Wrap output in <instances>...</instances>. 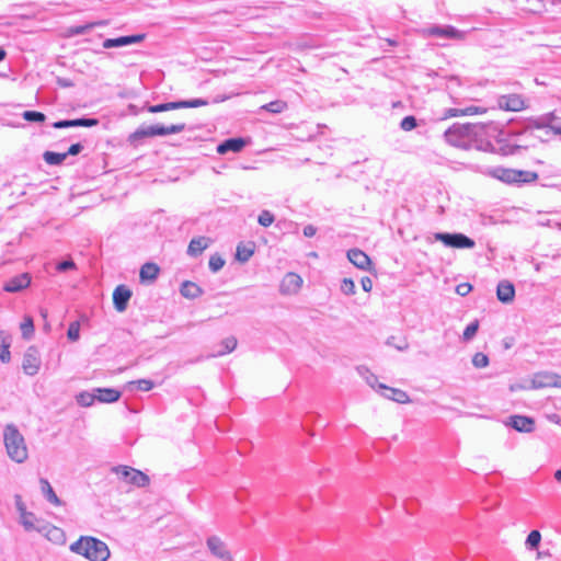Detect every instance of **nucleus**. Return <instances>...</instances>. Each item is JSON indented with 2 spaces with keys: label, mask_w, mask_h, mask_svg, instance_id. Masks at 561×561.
I'll use <instances>...</instances> for the list:
<instances>
[{
  "label": "nucleus",
  "mask_w": 561,
  "mask_h": 561,
  "mask_svg": "<svg viewBox=\"0 0 561 561\" xmlns=\"http://www.w3.org/2000/svg\"><path fill=\"white\" fill-rule=\"evenodd\" d=\"M122 392L114 388H95V398L100 403H113L119 400Z\"/></svg>",
  "instance_id": "5701e85b"
},
{
  "label": "nucleus",
  "mask_w": 561,
  "mask_h": 561,
  "mask_svg": "<svg viewBox=\"0 0 561 561\" xmlns=\"http://www.w3.org/2000/svg\"><path fill=\"white\" fill-rule=\"evenodd\" d=\"M245 140L241 137L228 138L217 146V152L219 154H226L228 152H240L245 147Z\"/></svg>",
  "instance_id": "6ab92c4d"
},
{
  "label": "nucleus",
  "mask_w": 561,
  "mask_h": 561,
  "mask_svg": "<svg viewBox=\"0 0 561 561\" xmlns=\"http://www.w3.org/2000/svg\"><path fill=\"white\" fill-rule=\"evenodd\" d=\"M133 385H136L137 389L140 391H150L154 383L150 379H139L131 382Z\"/></svg>",
  "instance_id": "6e6d98bb"
},
{
  "label": "nucleus",
  "mask_w": 561,
  "mask_h": 561,
  "mask_svg": "<svg viewBox=\"0 0 561 561\" xmlns=\"http://www.w3.org/2000/svg\"><path fill=\"white\" fill-rule=\"evenodd\" d=\"M472 290V286L469 283H461L456 286V293L465 297Z\"/></svg>",
  "instance_id": "4d7b16f0"
},
{
  "label": "nucleus",
  "mask_w": 561,
  "mask_h": 561,
  "mask_svg": "<svg viewBox=\"0 0 561 561\" xmlns=\"http://www.w3.org/2000/svg\"><path fill=\"white\" fill-rule=\"evenodd\" d=\"M554 119L553 113L543 114L541 116L530 118L527 123V129H545L546 135L553 134V126H551Z\"/></svg>",
  "instance_id": "dca6fc26"
},
{
  "label": "nucleus",
  "mask_w": 561,
  "mask_h": 561,
  "mask_svg": "<svg viewBox=\"0 0 561 561\" xmlns=\"http://www.w3.org/2000/svg\"><path fill=\"white\" fill-rule=\"evenodd\" d=\"M493 176L503 183L515 185V169L496 168L493 171Z\"/></svg>",
  "instance_id": "c756f323"
},
{
  "label": "nucleus",
  "mask_w": 561,
  "mask_h": 561,
  "mask_svg": "<svg viewBox=\"0 0 561 561\" xmlns=\"http://www.w3.org/2000/svg\"><path fill=\"white\" fill-rule=\"evenodd\" d=\"M76 401L80 407L89 408L96 402L95 388L91 391H81L76 396Z\"/></svg>",
  "instance_id": "2f4dec72"
},
{
  "label": "nucleus",
  "mask_w": 561,
  "mask_h": 561,
  "mask_svg": "<svg viewBox=\"0 0 561 561\" xmlns=\"http://www.w3.org/2000/svg\"><path fill=\"white\" fill-rule=\"evenodd\" d=\"M35 519H36L35 515L31 512H25V513L21 514V516H20V523L24 527V529L27 531L36 529L35 524H34Z\"/></svg>",
  "instance_id": "c9c22d12"
},
{
  "label": "nucleus",
  "mask_w": 561,
  "mask_h": 561,
  "mask_svg": "<svg viewBox=\"0 0 561 561\" xmlns=\"http://www.w3.org/2000/svg\"><path fill=\"white\" fill-rule=\"evenodd\" d=\"M22 368L27 376H35L41 368V358L37 350L31 346L23 356Z\"/></svg>",
  "instance_id": "9d476101"
},
{
  "label": "nucleus",
  "mask_w": 561,
  "mask_h": 561,
  "mask_svg": "<svg viewBox=\"0 0 561 561\" xmlns=\"http://www.w3.org/2000/svg\"><path fill=\"white\" fill-rule=\"evenodd\" d=\"M11 335L5 331H0V360L8 364L11 360Z\"/></svg>",
  "instance_id": "bb28decb"
},
{
  "label": "nucleus",
  "mask_w": 561,
  "mask_h": 561,
  "mask_svg": "<svg viewBox=\"0 0 561 561\" xmlns=\"http://www.w3.org/2000/svg\"><path fill=\"white\" fill-rule=\"evenodd\" d=\"M510 425L522 433H530L534 431L535 422L529 416L514 415L511 416Z\"/></svg>",
  "instance_id": "4be33fe9"
},
{
  "label": "nucleus",
  "mask_w": 561,
  "mask_h": 561,
  "mask_svg": "<svg viewBox=\"0 0 561 561\" xmlns=\"http://www.w3.org/2000/svg\"><path fill=\"white\" fill-rule=\"evenodd\" d=\"M208 105V101L205 99H192L174 102H165L156 105H148L147 111L150 113H161L167 111L180 110V108H195Z\"/></svg>",
  "instance_id": "6e6552de"
},
{
  "label": "nucleus",
  "mask_w": 561,
  "mask_h": 561,
  "mask_svg": "<svg viewBox=\"0 0 561 561\" xmlns=\"http://www.w3.org/2000/svg\"><path fill=\"white\" fill-rule=\"evenodd\" d=\"M341 291L346 296L355 294V283L351 278H343L341 283Z\"/></svg>",
  "instance_id": "09e8293b"
},
{
  "label": "nucleus",
  "mask_w": 561,
  "mask_h": 561,
  "mask_svg": "<svg viewBox=\"0 0 561 561\" xmlns=\"http://www.w3.org/2000/svg\"><path fill=\"white\" fill-rule=\"evenodd\" d=\"M225 265V260L219 254H213L209 259L208 266L214 273L220 271Z\"/></svg>",
  "instance_id": "37998d69"
},
{
  "label": "nucleus",
  "mask_w": 561,
  "mask_h": 561,
  "mask_svg": "<svg viewBox=\"0 0 561 561\" xmlns=\"http://www.w3.org/2000/svg\"><path fill=\"white\" fill-rule=\"evenodd\" d=\"M131 298V290L125 285H118L113 293V304L114 308L118 312H123L126 310L128 306V301Z\"/></svg>",
  "instance_id": "4468645a"
},
{
  "label": "nucleus",
  "mask_w": 561,
  "mask_h": 561,
  "mask_svg": "<svg viewBox=\"0 0 561 561\" xmlns=\"http://www.w3.org/2000/svg\"><path fill=\"white\" fill-rule=\"evenodd\" d=\"M348 261L362 271L369 270L371 265L370 257L362 250L354 248L347 251Z\"/></svg>",
  "instance_id": "a211bd4d"
},
{
  "label": "nucleus",
  "mask_w": 561,
  "mask_h": 561,
  "mask_svg": "<svg viewBox=\"0 0 561 561\" xmlns=\"http://www.w3.org/2000/svg\"><path fill=\"white\" fill-rule=\"evenodd\" d=\"M16 508L20 515L27 512L24 503L21 501V497L19 495H16Z\"/></svg>",
  "instance_id": "69168bd1"
},
{
  "label": "nucleus",
  "mask_w": 561,
  "mask_h": 561,
  "mask_svg": "<svg viewBox=\"0 0 561 561\" xmlns=\"http://www.w3.org/2000/svg\"><path fill=\"white\" fill-rule=\"evenodd\" d=\"M105 24H106V22L100 21V22H95V23H88L84 25H77L71 28V33L73 35H83V34H87L89 31H91L94 26H103Z\"/></svg>",
  "instance_id": "e433bc0d"
},
{
  "label": "nucleus",
  "mask_w": 561,
  "mask_h": 561,
  "mask_svg": "<svg viewBox=\"0 0 561 561\" xmlns=\"http://www.w3.org/2000/svg\"><path fill=\"white\" fill-rule=\"evenodd\" d=\"M462 111H463V108H456V107L447 108L444 112V118L463 116Z\"/></svg>",
  "instance_id": "13d9d810"
},
{
  "label": "nucleus",
  "mask_w": 561,
  "mask_h": 561,
  "mask_svg": "<svg viewBox=\"0 0 561 561\" xmlns=\"http://www.w3.org/2000/svg\"><path fill=\"white\" fill-rule=\"evenodd\" d=\"M145 37H146L145 34H133V35L119 36L116 38H106L102 45L106 49L118 48V47H124V46H128V45H133V44H138V43L142 42L145 39Z\"/></svg>",
  "instance_id": "f8f14e48"
},
{
  "label": "nucleus",
  "mask_w": 561,
  "mask_h": 561,
  "mask_svg": "<svg viewBox=\"0 0 561 561\" xmlns=\"http://www.w3.org/2000/svg\"><path fill=\"white\" fill-rule=\"evenodd\" d=\"M4 446L11 460L22 463L27 459V447L23 435L13 424L5 426L3 432Z\"/></svg>",
  "instance_id": "7ed1b4c3"
},
{
  "label": "nucleus",
  "mask_w": 561,
  "mask_h": 561,
  "mask_svg": "<svg viewBox=\"0 0 561 561\" xmlns=\"http://www.w3.org/2000/svg\"><path fill=\"white\" fill-rule=\"evenodd\" d=\"M67 336L70 341H77L80 337V324L75 321L69 324Z\"/></svg>",
  "instance_id": "3c124183"
},
{
  "label": "nucleus",
  "mask_w": 561,
  "mask_h": 561,
  "mask_svg": "<svg viewBox=\"0 0 561 561\" xmlns=\"http://www.w3.org/2000/svg\"><path fill=\"white\" fill-rule=\"evenodd\" d=\"M43 158L47 164L59 165L67 158V153H59L54 151H45Z\"/></svg>",
  "instance_id": "72a5a7b5"
},
{
  "label": "nucleus",
  "mask_w": 561,
  "mask_h": 561,
  "mask_svg": "<svg viewBox=\"0 0 561 561\" xmlns=\"http://www.w3.org/2000/svg\"><path fill=\"white\" fill-rule=\"evenodd\" d=\"M302 285L301 277L296 273H287L282 283H280V291L286 295L296 294Z\"/></svg>",
  "instance_id": "f3484780"
},
{
  "label": "nucleus",
  "mask_w": 561,
  "mask_h": 561,
  "mask_svg": "<svg viewBox=\"0 0 561 561\" xmlns=\"http://www.w3.org/2000/svg\"><path fill=\"white\" fill-rule=\"evenodd\" d=\"M75 127H93L99 124L96 118L92 117H81L73 119Z\"/></svg>",
  "instance_id": "8fccbe9b"
},
{
  "label": "nucleus",
  "mask_w": 561,
  "mask_h": 561,
  "mask_svg": "<svg viewBox=\"0 0 561 561\" xmlns=\"http://www.w3.org/2000/svg\"><path fill=\"white\" fill-rule=\"evenodd\" d=\"M486 111H488L486 107L470 105V106L463 107L462 113H463V116H472V115L484 114V113H486Z\"/></svg>",
  "instance_id": "5fc2aeb1"
},
{
  "label": "nucleus",
  "mask_w": 561,
  "mask_h": 561,
  "mask_svg": "<svg viewBox=\"0 0 561 561\" xmlns=\"http://www.w3.org/2000/svg\"><path fill=\"white\" fill-rule=\"evenodd\" d=\"M288 105L283 100H275L261 106V111L270 112L273 114H280L287 110Z\"/></svg>",
  "instance_id": "473e14b6"
},
{
  "label": "nucleus",
  "mask_w": 561,
  "mask_h": 561,
  "mask_svg": "<svg viewBox=\"0 0 561 561\" xmlns=\"http://www.w3.org/2000/svg\"><path fill=\"white\" fill-rule=\"evenodd\" d=\"M302 232L306 238H311L317 233V228L312 225H307L304 227Z\"/></svg>",
  "instance_id": "0e129e2a"
},
{
  "label": "nucleus",
  "mask_w": 561,
  "mask_h": 561,
  "mask_svg": "<svg viewBox=\"0 0 561 561\" xmlns=\"http://www.w3.org/2000/svg\"><path fill=\"white\" fill-rule=\"evenodd\" d=\"M497 107L503 111L518 112L524 110L525 101L519 94H504L497 98Z\"/></svg>",
  "instance_id": "9b49d317"
},
{
  "label": "nucleus",
  "mask_w": 561,
  "mask_h": 561,
  "mask_svg": "<svg viewBox=\"0 0 561 561\" xmlns=\"http://www.w3.org/2000/svg\"><path fill=\"white\" fill-rule=\"evenodd\" d=\"M554 479L558 481V482H561V468L558 469L556 472H554Z\"/></svg>",
  "instance_id": "774afa93"
},
{
  "label": "nucleus",
  "mask_w": 561,
  "mask_h": 561,
  "mask_svg": "<svg viewBox=\"0 0 561 561\" xmlns=\"http://www.w3.org/2000/svg\"><path fill=\"white\" fill-rule=\"evenodd\" d=\"M22 335L25 339H28L34 332V324L31 318H26L24 322L21 323Z\"/></svg>",
  "instance_id": "603ef678"
},
{
  "label": "nucleus",
  "mask_w": 561,
  "mask_h": 561,
  "mask_svg": "<svg viewBox=\"0 0 561 561\" xmlns=\"http://www.w3.org/2000/svg\"><path fill=\"white\" fill-rule=\"evenodd\" d=\"M207 547L211 554L224 560L232 561L230 551L227 549L226 543L217 536H210L207 539Z\"/></svg>",
  "instance_id": "ddd939ff"
},
{
  "label": "nucleus",
  "mask_w": 561,
  "mask_h": 561,
  "mask_svg": "<svg viewBox=\"0 0 561 561\" xmlns=\"http://www.w3.org/2000/svg\"><path fill=\"white\" fill-rule=\"evenodd\" d=\"M22 117L32 123H43L46 119L45 114L38 111H25L23 112Z\"/></svg>",
  "instance_id": "58836bf2"
},
{
  "label": "nucleus",
  "mask_w": 561,
  "mask_h": 561,
  "mask_svg": "<svg viewBox=\"0 0 561 561\" xmlns=\"http://www.w3.org/2000/svg\"><path fill=\"white\" fill-rule=\"evenodd\" d=\"M516 182L515 185L529 184L538 179V174L534 171L515 170Z\"/></svg>",
  "instance_id": "7c9ffc66"
},
{
  "label": "nucleus",
  "mask_w": 561,
  "mask_h": 561,
  "mask_svg": "<svg viewBox=\"0 0 561 561\" xmlns=\"http://www.w3.org/2000/svg\"><path fill=\"white\" fill-rule=\"evenodd\" d=\"M180 293L183 297L195 299L203 295V289L195 283L185 280L182 283Z\"/></svg>",
  "instance_id": "cd10ccee"
},
{
  "label": "nucleus",
  "mask_w": 561,
  "mask_h": 561,
  "mask_svg": "<svg viewBox=\"0 0 561 561\" xmlns=\"http://www.w3.org/2000/svg\"><path fill=\"white\" fill-rule=\"evenodd\" d=\"M41 483V490L44 495V497L53 505L55 506H61L62 502L55 493L53 486L50 485L49 481L45 478L39 479Z\"/></svg>",
  "instance_id": "a878e982"
},
{
  "label": "nucleus",
  "mask_w": 561,
  "mask_h": 561,
  "mask_svg": "<svg viewBox=\"0 0 561 561\" xmlns=\"http://www.w3.org/2000/svg\"><path fill=\"white\" fill-rule=\"evenodd\" d=\"M56 83L60 87V88H71L73 87V82L72 80L68 79V78H62V77H57L56 79Z\"/></svg>",
  "instance_id": "e2e57ef3"
},
{
  "label": "nucleus",
  "mask_w": 561,
  "mask_h": 561,
  "mask_svg": "<svg viewBox=\"0 0 561 561\" xmlns=\"http://www.w3.org/2000/svg\"><path fill=\"white\" fill-rule=\"evenodd\" d=\"M378 389L381 390V394L398 403H407L410 401L408 393L403 390L388 387L383 383L378 385Z\"/></svg>",
  "instance_id": "aec40b11"
},
{
  "label": "nucleus",
  "mask_w": 561,
  "mask_h": 561,
  "mask_svg": "<svg viewBox=\"0 0 561 561\" xmlns=\"http://www.w3.org/2000/svg\"><path fill=\"white\" fill-rule=\"evenodd\" d=\"M478 330H479V321L474 320V321L470 322L463 330L462 340L466 342L471 341L474 337V335L477 334Z\"/></svg>",
  "instance_id": "4c0bfd02"
},
{
  "label": "nucleus",
  "mask_w": 561,
  "mask_h": 561,
  "mask_svg": "<svg viewBox=\"0 0 561 561\" xmlns=\"http://www.w3.org/2000/svg\"><path fill=\"white\" fill-rule=\"evenodd\" d=\"M436 241H440L447 248L472 249L476 242L470 237L461 232H437L434 234Z\"/></svg>",
  "instance_id": "423d86ee"
},
{
  "label": "nucleus",
  "mask_w": 561,
  "mask_h": 561,
  "mask_svg": "<svg viewBox=\"0 0 561 561\" xmlns=\"http://www.w3.org/2000/svg\"><path fill=\"white\" fill-rule=\"evenodd\" d=\"M469 130H471V128L469 127V123H455L445 130L444 139L448 145L453 147L469 150L471 149V144L469 140Z\"/></svg>",
  "instance_id": "39448f33"
},
{
  "label": "nucleus",
  "mask_w": 561,
  "mask_h": 561,
  "mask_svg": "<svg viewBox=\"0 0 561 561\" xmlns=\"http://www.w3.org/2000/svg\"><path fill=\"white\" fill-rule=\"evenodd\" d=\"M496 297L503 304H510L515 297V287L508 280H501L496 287Z\"/></svg>",
  "instance_id": "412c9836"
},
{
  "label": "nucleus",
  "mask_w": 561,
  "mask_h": 561,
  "mask_svg": "<svg viewBox=\"0 0 561 561\" xmlns=\"http://www.w3.org/2000/svg\"><path fill=\"white\" fill-rule=\"evenodd\" d=\"M221 346L222 350H219L216 353V356H221L232 352L237 347V340L233 336L227 337L222 341Z\"/></svg>",
  "instance_id": "ea45409f"
},
{
  "label": "nucleus",
  "mask_w": 561,
  "mask_h": 561,
  "mask_svg": "<svg viewBox=\"0 0 561 561\" xmlns=\"http://www.w3.org/2000/svg\"><path fill=\"white\" fill-rule=\"evenodd\" d=\"M472 364L477 368H484L489 365V357L481 352H478L472 357Z\"/></svg>",
  "instance_id": "de8ad7c7"
},
{
  "label": "nucleus",
  "mask_w": 561,
  "mask_h": 561,
  "mask_svg": "<svg viewBox=\"0 0 561 561\" xmlns=\"http://www.w3.org/2000/svg\"><path fill=\"white\" fill-rule=\"evenodd\" d=\"M76 268H77V265L73 262V260H71V259L60 261L56 265V270L60 273H65V272H68L70 270H76Z\"/></svg>",
  "instance_id": "864d4df0"
},
{
  "label": "nucleus",
  "mask_w": 561,
  "mask_h": 561,
  "mask_svg": "<svg viewBox=\"0 0 561 561\" xmlns=\"http://www.w3.org/2000/svg\"><path fill=\"white\" fill-rule=\"evenodd\" d=\"M112 470L121 480L137 488H145L150 482V479L146 473L129 466H116Z\"/></svg>",
  "instance_id": "0eeeda50"
},
{
  "label": "nucleus",
  "mask_w": 561,
  "mask_h": 561,
  "mask_svg": "<svg viewBox=\"0 0 561 561\" xmlns=\"http://www.w3.org/2000/svg\"><path fill=\"white\" fill-rule=\"evenodd\" d=\"M360 285L364 291L369 293L373 288V280L370 277L365 276L360 279Z\"/></svg>",
  "instance_id": "680f3d73"
},
{
  "label": "nucleus",
  "mask_w": 561,
  "mask_h": 561,
  "mask_svg": "<svg viewBox=\"0 0 561 561\" xmlns=\"http://www.w3.org/2000/svg\"><path fill=\"white\" fill-rule=\"evenodd\" d=\"M253 254V250L243 245L237 247L236 257L238 261L244 263L250 260Z\"/></svg>",
  "instance_id": "a18cd8bd"
},
{
  "label": "nucleus",
  "mask_w": 561,
  "mask_h": 561,
  "mask_svg": "<svg viewBox=\"0 0 561 561\" xmlns=\"http://www.w3.org/2000/svg\"><path fill=\"white\" fill-rule=\"evenodd\" d=\"M159 272H160V268L157 264L150 263V262L145 263L140 267V272H139L140 280L141 282H146V280L152 282L158 277Z\"/></svg>",
  "instance_id": "c85d7f7f"
},
{
  "label": "nucleus",
  "mask_w": 561,
  "mask_h": 561,
  "mask_svg": "<svg viewBox=\"0 0 561 561\" xmlns=\"http://www.w3.org/2000/svg\"><path fill=\"white\" fill-rule=\"evenodd\" d=\"M469 127L471 128V130H469L471 148L485 152L494 150L491 138H495L501 134L497 123H469Z\"/></svg>",
  "instance_id": "f03ea898"
},
{
  "label": "nucleus",
  "mask_w": 561,
  "mask_h": 561,
  "mask_svg": "<svg viewBox=\"0 0 561 561\" xmlns=\"http://www.w3.org/2000/svg\"><path fill=\"white\" fill-rule=\"evenodd\" d=\"M210 239L207 237H196L193 238L187 247V254L192 257H197L203 253L205 249L209 247Z\"/></svg>",
  "instance_id": "b1692460"
},
{
  "label": "nucleus",
  "mask_w": 561,
  "mask_h": 561,
  "mask_svg": "<svg viewBox=\"0 0 561 561\" xmlns=\"http://www.w3.org/2000/svg\"><path fill=\"white\" fill-rule=\"evenodd\" d=\"M83 149V146L80 144V142H77V144H72L68 151L66 152L67 153V157L68 156H77L79 154Z\"/></svg>",
  "instance_id": "052dcab7"
},
{
  "label": "nucleus",
  "mask_w": 561,
  "mask_h": 561,
  "mask_svg": "<svg viewBox=\"0 0 561 561\" xmlns=\"http://www.w3.org/2000/svg\"><path fill=\"white\" fill-rule=\"evenodd\" d=\"M274 215L267 209L262 210L257 217V222L262 227H270L274 222Z\"/></svg>",
  "instance_id": "c03bdc74"
},
{
  "label": "nucleus",
  "mask_w": 561,
  "mask_h": 561,
  "mask_svg": "<svg viewBox=\"0 0 561 561\" xmlns=\"http://www.w3.org/2000/svg\"><path fill=\"white\" fill-rule=\"evenodd\" d=\"M358 374L366 380V382L371 387L376 388L378 387V378L373 373L369 371V369L365 366L357 367Z\"/></svg>",
  "instance_id": "f704fd0d"
},
{
  "label": "nucleus",
  "mask_w": 561,
  "mask_h": 561,
  "mask_svg": "<svg viewBox=\"0 0 561 561\" xmlns=\"http://www.w3.org/2000/svg\"><path fill=\"white\" fill-rule=\"evenodd\" d=\"M53 127L57 129L75 127L73 119L57 121L53 124Z\"/></svg>",
  "instance_id": "bf43d9fd"
},
{
  "label": "nucleus",
  "mask_w": 561,
  "mask_h": 561,
  "mask_svg": "<svg viewBox=\"0 0 561 561\" xmlns=\"http://www.w3.org/2000/svg\"><path fill=\"white\" fill-rule=\"evenodd\" d=\"M423 34L428 37H442L450 39H462L463 32L453 25H432L423 30Z\"/></svg>",
  "instance_id": "1a4fd4ad"
},
{
  "label": "nucleus",
  "mask_w": 561,
  "mask_h": 561,
  "mask_svg": "<svg viewBox=\"0 0 561 561\" xmlns=\"http://www.w3.org/2000/svg\"><path fill=\"white\" fill-rule=\"evenodd\" d=\"M541 540V535L538 530H531L526 538V546L528 549H537Z\"/></svg>",
  "instance_id": "79ce46f5"
},
{
  "label": "nucleus",
  "mask_w": 561,
  "mask_h": 561,
  "mask_svg": "<svg viewBox=\"0 0 561 561\" xmlns=\"http://www.w3.org/2000/svg\"><path fill=\"white\" fill-rule=\"evenodd\" d=\"M31 284V276L28 273H22L5 282L3 290L7 293H20L27 288Z\"/></svg>",
  "instance_id": "2eb2a0df"
},
{
  "label": "nucleus",
  "mask_w": 561,
  "mask_h": 561,
  "mask_svg": "<svg viewBox=\"0 0 561 561\" xmlns=\"http://www.w3.org/2000/svg\"><path fill=\"white\" fill-rule=\"evenodd\" d=\"M553 387L561 388V375L554 374Z\"/></svg>",
  "instance_id": "338daca9"
},
{
  "label": "nucleus",
  "mask_w": 561,
  "mask_h": 561,
  "mask_svg": "<svg viewBox=\"0 0 561 561\" xmlns=\"http://www.w3.org/2000/svg\"><path fill=\"white\" fill-rule=\"evenodd\" d=\"M69 549L89 561H107L111 556L108 546L92 536H81L70 545Z\"/></svg>",
  "instance_id": "f257e3e1"
},
{
  "label": "nucleus",
  "mask_w": 561,
  "mask_h": 561,
  "mask_svg": "<svg viewBox=\"0 0 561 561\" xmlns=\"http://www.w3.org/2000/svg\"><path fill=\"white\" fill-rule=\"evenodd\" d=\"M47 538L56 543H64L66 540L65 533L58 527H51L47 533Z\"/></svg>",
  "instance_id": "a19ab883"
},
{
  "label": "nucleus",
  "mask_w": 561,
  "mask_h": 561,
  "mask_svg": "<svg viewBox=\"0 0 561 561\" xmlns=\"http://www.w3.org/2000/svg\"><path fill=\"white\" fill-rule=\"evenodd\" d=\"M416 126H417V121L413 115L405 116L400 122V128L404 131H411Z\"/></svg>",
  "instance_id": "49530a36"
},
{
  "label": "nucleus",
  "mask_w": 561,
  "mask_h": 561,
  "mask_svg": "<svg viewBox=\"0 0 561 561\" xmlns=\"http://www.w3.org/2000/svg\"><path fill=\"white\" fill-rule=\"evenodd\" d=\"M554 373L541 371L534 375L531 379L533 389L553 387Z\"/></svg>",
  "instance_id": "393cba45"
},
{
  "label": "nucleus",
  "mask_w": 561,
  "mask_h": 561,
  "mask_svg": "<svg viewBox=\"0 0 561 561\" xmlns=\"http://www.w3.org/2000/svg\"><path fill=\"white\" fill-rule=\"evenodd\" d=\"M185 123L172 124L170 126H164L160 124L149 125V126H140L134 133H131L128 137V141L130 145L137 147L139 141L144 138L156 137V136H168L172 134H179L185 130Z\"/></svg>",
  "instance_id": "20e7f679"
}]
</instances>
